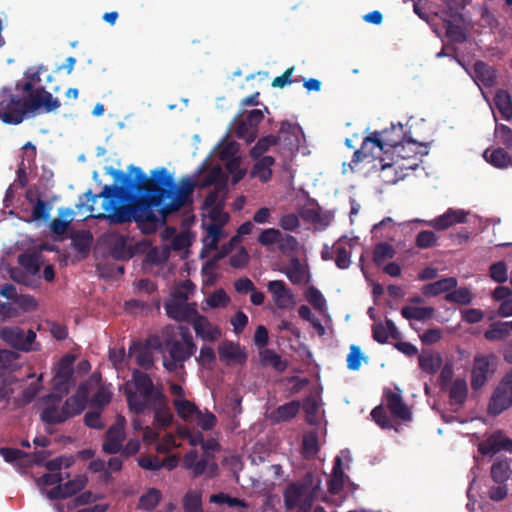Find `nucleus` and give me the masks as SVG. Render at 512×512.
Returning a JSON list of instances; mask_svg holds the SVG:
<instances>
[{
	"label": "nucleus",
	"instance_id": "1",
	"mask_svg": "<svg viewBox=\"0 0 512 512\" xmlns=\"http://www.w3.org/2000/svg\"><path fill=\"white\" fill-rule=\"evenodd\" d=\"M115 183L104 185L102 191L85 193L90 216L110 224L135 221L145 234L153 233L168 215L180 210L195 189V182L183 178L176 187L165 168L155 169L149 178L139 167L130 165L128 174L112 169Z\"/></svg>",
	"mask_w": 512,
	"mask_h": 512
},
{
	"label": "nucleus",
	"instance_id": "2",
	"mask_svg": "<svg viewBox=\"0 0 512 512\" xmlns=\"http://www.w3.org/2000/svg\"><path fill=\"white\" fill-rule=\"evenodd\" d=\"M28 80L18 82L16 90L26 94V98L15 95L10 89L0 90V119L6 124H20L27 116L56 111L61 103L58 98L43 86L36 87L41 81L40 73L25 74Z\"/></svg>",
	"mask_w": 512,
	"mask_h": 512
},
{
	"label": "nucleus",
	"instance_id": "3",
	"mask_svg": "<svg viewBox=\"0 0 512 512\" xmlns=\"http://www.w3.org/2000/svg\"><path fill=\"white\" fill-rule=\"evenodd\" d=\"M124 394L129 410L136 415L145 414L165 396L163 385L155 384L148 373L139 369L132 371L131 379L125 383Z\"/></svg>",
	"mask_w": 512,
	"mask_h": 512
},
{
	"label": "nucleus",
	"instance_id": "4",
	"mask_svg": "<svg viewBox=\"0 0 512 512\" xmlns=\"http://www.w3.org/2000/svg\"><path fill=\"white\" fill-rule=\"evenodd\" d=\"M164 353L163 367L168 372L177 373L184 369V363L189 360L197 350L193 337L187 327L179 326L178 335L173 327L163 329Z\"/></svg>",
	"mask_w": 512,
	"mask_h": 512
},
{
	"label": "nucleus",
	"instance_id": "5",
	"mask_svg": "<svg viewBox=\"0 0 512 512\" xmlns=\"http://www.w3.org/2000/svg\"><path fill=\"white\" fill-rule=\"evenodd\" d=\"M320 489V477L309 471L303 477L289 483L283 492L284 506L287 510L311 512Z\"/></svg>",
	"mask_w": 512,
	"mask_h": 512
},
{
	"label": "nucleus",
	"instance_id": "6",
	"mask_svg": "<svg viewBox=\"0 0 512 512\" xmlns=\"http://www.w3.org/2000/svg\"><path fill=\"white\" fill-rule=\"evenodd\" d=\"M301 129L297 124L284 121L281 123L279 134H270L261 137L250 150V157L258 159L264 155L270 148L275 150L284 143L285 147L292 150L299 145Z\"/></svg>",
	"mask_w": 512,
	"mask_h": 512
},
{
	"label": "nucleus",
	"instance_id": "7",
	"mask_svg": "<svg viewBox=\"0 0 512 512\" xmlns=\"http://www.w3.org/2000/svg\"><path fill=\"white\" fill-rule=\"evenodd\" d=\"M0 338L17 350L29 352L37 349L34 347L36 333L31 329L25 331L20 327H5L0 331Z\"/></svg>",
	"mask_w": 512,
	"mask_h": 512
},
{
	"label": "nucleus",
	"instance_id": "8",
	"mask_svg": "<svg viewBox=\"0 0 512 512\" xmlns=\"http://www.w3.org/2000/svg\"><path fill=\"white\" fill-rule=\"evenodd\" d=\"M262 110L253 109L247 113L245 117L235 120V135L239 139H243L251 143L257 137V127L263 120Z\"/></svg>",
	"mask_w": 512,
	"mask_h": 512
},
{
	"label": "nucleus",
	"instance_id": "9",
	"mask_svg": "<svg viewBox=\"0 0 512 512\" xmlns=\"http://www.w3.org/2000/svg\"><path fill=\"white\" fill-rule=\"evenodd\" d=\"M381 153H384L382 143L377 131H374L363 138L359 149H355L349 166L352 168L353 164H358L367 158L377 159L380 157Z\"/></svg>",
	"mask_w": 512,
	"mask_h": 512
},
{
	"label": "nucleus",
	"instance_id": "10",
	"mask_svg": "<svg viewBox=\"0 0 512 512\" xmlns=\"http://www.w3.org/2000/svg\"><path fill=\"white\" fill-rule=\"evenodd\" d=\"M267 289L278 309L291 310L295 307V296L283 280L269 281Z\"/></svg>",
	"mask_w": 512,
	"mask_h": 512
},
{
	"label": "nucleus",
	"instance_id": "11",
	"mask_svg": "<svg viewBox=\"0 0 512 512\" xmlns=\"http://www.w3.org/2000/svg\"><path fill=\"white\" fill-rule=\"evenodd\" d=\"M478 451L482 455L494 456L501 451L512 453V439L502 430H497L478 444Z\"/></svg>",
	"mask_w": 512,
	"mask_h": 512
},
{
	"label": "nucleus",
	"instance_id": "12",
	"mask_svg": "<svg viewBox=\"0 0 512 512\" xmlns=\"http://www.w3.org/2000/svg\"><path fill=\"white\" fill-rule=\"evenodd\" d=\"M492 355L475 356L471 371V387L473 390L482 388L494 370L491 368Z\"/></svg>",
	"mask_w": 512,
	"mask_h": 512
},
{
	"label": "nucleus",
	"instance_id": "13",
	"mask_svg": "<svg viewBox=\"0 0 512 512\" xmlns=\"http://www.w3.org/2000/svg\"><path fill=\"white\" fill-rule=\"evenodd\" d=\"M62 401V396L51 393L44 399L45 407L43 408L40 418L41 420L50 425L61 424L67 420V415L59 407Z\"/></svg>",
	"mask_w": 512,
	"mask_h": 512
},
{
	"label": "nucleus",
	"instance_id": "14",
	"mask_svg": "<svg viewBox=\"0 0 512 512\" xmlns=\"http://www.w3.org/2000/svg\"><path fill=\"white\" fill-rule=\"evenodd\" d=\"M383 396L385 399L386 407L393 417L403 422H409L412 420V412L404 402L400 390L396 392L390 389H386Z\"/></svg>",
	"mask_w": 512,
	"mask_h": 512
},
{
	"label": "nucleus",
	"instance_id": "15",
	"mask_svg": "<svg viewBox=\"0 0 512 512\" xmlns=\"http://www.w3.org/2000/svg\"><path fill=\"white\" fill-rule=\"evenodd\" d=\"M512 406V391L500 381L492 393L488 404V413L498 416Z\"/></svg>",
	"mask_w": 512,
	"mask_h": 512
},
{
	"label": "nucleus",
	"instance_id": "16",
	"mask_svg": "<svg viewBox=\"0 0 512 512\" xmlns=\"http://www.w3.org/2000/svg\"><path fill=\"white\" fill-rule=\"evenodd\" d=\"M164 309L169 318L178 322L187 321L192 323L194 317L199 315L196 303L169 300L164 304Z\"/></svg>",
	"mask_w": 512,
	"mask_h": 512
},
{
	"label": "nucleus",
	"instance_id": "17",
	"mask_svg": "<svg viewBox=\"0 0 512 512\" xmlns=\"http://www.w3.org/2000/svg\"><path fill=\"white\" fill-rule=\"evenodd\" d=\"M468 214L464 209L449 208L444 214L429 221L428 225L438 231L446 230L455 224L466 223Z\"/></svg>",
	"mask_w": 512,
	"mask_h": 512
},
{
	"label": "nucleus",
	"instance_id": "18",
	"mask_svg": "<svg viewBox=\"0 0 512 512\" xmlns=\"http://www.w3.org/2000/svg\"><path fill=\"white\" fill-rule=\"evenodd\" d=\"M125 439V431L123 423L113 424L107 430L102 449L107 454H116L123 448V441Z\"/></svg>",
	"mask_w": 512,
	"mask_h": 512
},
{
	"label": "nucleus",
	"instance_id": "19",
	"mask_svg": "<svg viewBox=\"0 0 512 512\" xmlns=\"http://www.w3.org/2000/svg\"><path fill=\"white\" fill-rule=\"evenodd\" d=\"M192 327L196 335L204 341L214 342L221 337L220 328L212 324L206 316L201 314L194 317Z\"/></svg>",
	"mask_w": 512,
	"mask_h": 512
},
{
	"label": "nucleus",
	"instance_id": "20",
	"mask_svg": "<svg viewBox=\"0 0 512 512\" xmlns=\"http://www.w3.org/2000/svg\"><path fill=\"white\" fill-rule=\"evenodd\" d=\"M377 134L379 135L382 143V150L384 153H388L392 149L401 145L405 138L403 126L401 124H392L390 128L377 131Z\"/></svg>",
	"mask_w": 512,
	"mask_h": 512
},
{
	"label": "nucleus",
	"instance_id": "21",
	"mask_svg": "<svg viewBox=\"0 0 512 512\" xmlns=\"http://www.w3.org/2000/svg\"><path fill=\"white\" fill-rule=\"evenodd\" d=\"M147 412L153 413V424L159 428H167L172 424L173 414L169 407V400L166 395L152 405Z\"/></svg>",
	"mask_w": 512,
	"mask_h": 512
},
{
	"label": "nucleus",
	"instance_id": "22",
	"mask_svg": "<svg viewBox=\"0 0 512 512\" xmlns=\"http://www.w3.org/2000/svg\"><path fill=\"white\" fill-rule=\"evenodd\" d=\"M86 481L82 478L67 481L64 484H58L47 492V497L51 500L65 499L77 494L85 487Z\"/></svg>",
	"mask_w": 512,
	"mask_h": 512
},
{
	"label": "nucleus",
	"instance_id": "23",
	"mask_svg": "<svg viewBox=\"0 0 512 512\" xmlns=\"http://www.w3.org/2000/svg\"><path fill=\"white\" fill-rule=\"evenodd\" d=\"M73 376V359L65 356L59 362L54 376V389L67 392L68 384Z\"/></svg>",
	"mask_w": 512,
	"mask_h": 512
},
{
	"label": "nucleus",
	"instance_id": "24",
	"mask_svg": "<svg viewBox=\"0 0 512 512\" xmlns=\"http://www.w3.org/2000/svg\"><path fill=\"white\" fill-rule=\"evenodd\" d=\"M129 354L133 356L136 363L145 370H150L154 366L153 351L140 340L131 343Z\"/></svg>",
	"mask_w": 512,
	"mask_h": 512
},
{
	"label": "nucleus",
	"instance_id": "25",
	"mask_svg": "<svg viewBox=\"0 0 512 512\" xmlns=\"http://www.w3.org/2000/svg\"><path fill=\"white\" fill-rule=\"evenodd\" d=\"M183 466L194 478L204 473L210 476V465L207 463V460L199 458L196 450H190L184 455Z\"/></svg>",
	"mask_w": 512,
	"mask_h": 512
},
{
	"label": "nucleus",
	"instance_id": "26",
	"mask_svg": "<svg viewBox=\"0 0 512 512\" xmlns=\"http://www.w3.org/2000/svg\"><path fill=\"white\" fill-rule=\"evenodd\" d=\"M19 265L30 275L35 276L40 272L43 256L40 251H28L18 256Z\"/></svg>",
	"mask_w": 512,
	"mask_h": 512
},
{
	"label": "nucleus",
	"instance_id": "27",
	"mask_svg": "<svg viewBox=\"0 0 512 512\" xmlns=\"http://www.w3.org/2000/svg\"><path fill=\"white\" fill-rule=\"evenodd\" d=\"M457 287V279L454 277H446L433 283L426 284L422 287V293L427 297H435L442 293H449Z\"/></svg>",
	"mask_w": 512,
	"mask_h": 512
},
{
	"label": "nucleus",
	"instance_id": "28",
	"mask_svg": "<svg viewBox=\"0 0 512 512\" xmlns=\"http://www.w3.org/2000/svg\"><path fill=\"white\" fill-rule=\"evenodd\" d=\"M219 358L222 361H233L242 364L246 360V354L240 349L238 344L230 341H224L218 346Z\"/></svg>",
	"mask_w": 512,
	"mask_h": 512
},
{
	"label": "nucleus",
	"instance_id": "29",
	"mask_svg": "<svg viewBox=\"0 0 512 512\" xmlns=\"http://www.w3.org/2000/svg\"><path fill=\"white\" fill-rule=\"evenodd\" d=\"M511 475L512 468L510 459L498 458L494 461L490 469V476L496 484L506 483Z\"/></svg>",
	"mask_w": 512,
	"mask_h": 512
},
{
	"label": "nucleus",
	"instance_id": "30",
	"mask_svg": "<svg viewBox=\"0 0 512 512\" xmlns=\"http://www.w3.org/2000/svg\"><path fill=\"white\" fill-rule=\"evenodd\" d=\"M473 72L475 81L485 87H492L496 83L495 71L485 62L478 60L474 63Z\"/></svg>",
	"mask_w": 512,
	"mask_h": 512
},
{
	"label": "nucleus",
	"instance_id": "31",
	"mask_svg": "<svg viewBox=\"0 0 512 512\" xmlns=\"http://www.w3.org/2000/svg\"><path fill=\"white\" fill-rule=\"evenodd\" d=\"M418 362L420 369L424 373L428 375H434L440 369L443 361L439 353L423 350L422 353L418 356Z\"/></svg>",
	"mask_w": 512,
	"mask_h": 512
},
{
	"label": "nucleus",
	"instance_id": "32",
	"mask_svg": "<svg viewBox=\"0 0 512 512\" xmlns=\"http://www.w3.org/2000/svg\"><path fill=\"white\" fill-rule=\"evenodd\" d=\"M468 386L465 379H455L449 388V403L452 406L462 407L467 399Z\"/></svg>",
	"mask_w": 512,
	"mask_h": 512
},
{
	"label": "nucleus",
	"instance_id": "33",
	"mask_svg": "<svg viewBox=\"0 0 512 512\" xmlns=\"http://www.w3.org/2000/svg\"><path fill=\"white\" fill-rule=\"evenodd\" d=\"M300 410V402L293 400L278 406L272 413L271 419L276 423L286 422L293 419Z\"/></svg>",
	"mask_w": 512,
	"mask_h": 512
},
{
	"label": "nucleus",
	"instance_id": "34",
	"mask_svg": "<svg viewBox=\"0 0 512 512\" xmlns=\"http://www.w3.org/2000/svg\"><path fill=\"white\" fill-rule=\"evenodd\" d=\"M283 272L293 284L299 285L307 281V272L296 257L290 260Z\"/></svg>",
	"mask_w": 512,
	"mask_h": 512
},
{
	"label": "nucleus",
	"instance_id": "35",
	"mask_svg": "<svg viewBox=\"0 0 512 512\" xmlns=\"http://www.w3.org/2000/svg\"><path fill=\"white\" fill-rule=\"evenodd\" d=\"M275 159L272 156H261L253 165L252 174L257 176L262 182H268L272 177L271 167Z\"/></svg>",
	"mask_w": 512,
	"mask_h": 512
},
{
	"label": "nucleus",
	"instance_id": "36",
	"mask_svg": "<svg viewBox=\"0 0 512 512\" xmlns=\"http://www.w3.org/2000/svg\"><path fill=\"white\" fill-rule=\"evenodd\" d=\"M483 157L488 163L501 169L511 165L512 161V157L503 148L486 149Z\"/></svg>",
	"mask_w": 512,
	"mask_h": 512
},
{
	"label": "nucleus",
	"instance_id": "37",
	"mask_svg": "<svg viewBox=\"0 0 512 512\" xmlns=\"http://www.w3.org/2000/svg\"><path fill=\"white\" fill-rule=\"evenodd\" d=\"M227 193L226 183L218 184L211 190L204 199L205 208H211L213 211L221 210L224 202L221 199Z\"/></svg>",
	"mask_w": 512,
	"mask_h": 512
},
{
	"label": "nucleus",
	"instance_id": "38",
	"mask_svg": "<svg viewBox=\"0 0 512 512\" xmlns=\"http://www.w3.org/2000/svg\"><path fill=\"white\" fill-rule=\"evenodd\" d=\"M86 396L81 395H73L66 399L64 404L62 405V410L67 415V420L76 415H79L86 407Z\"/></svg>",
	"mask_w": 512,
	"mask_h": 512
},
{
	"label": "nucleus",
	"instance_id": "39",
	"mask_svg": "<svg viewBox=\"0 0 512 512\" xmlns=\"http://www.w3.org/2000/svg\"><path fill=\"white\" fill-rule=\"evenodd\" d=\"M494 105L504 119H512V100L508 91L498 90L494 96Z\"/></svg>",
	"mask_w": 512,
	"mask_h": 512
},
{
	"label": "nucleus",
	"instance_id": "40",
	"mask_svg": "<svg viewBox=\"0 0 512 512\" xmlns=\"http://www.w3.org/2000/svg\"><path fill=\"white\" fill-rule=\"evenodd\" d=\"M435 310L433 307L404 306L401 309V315L407 320L425 321L430 319Z\"/></svg>",
	"mask_w": 512,
	"mask_h": 512
},
{
	"label": "nucleus",
	"instance_id": "41",
	"mask_svg": "<svg viewBox=\"0 0 512 512\" xmlns=\"http://www.w3.org/2000/svg\"><path fill=\"white\" fill-rule=\"evenodd\" d=\"M173 405L178 416L185 421H191L196 418L197 413H199L198 407L187 399L175 398L173 400Z\"/></svg>",
	"mask_w": 512,
	"mask_h": 512
},
{
	"label": "nucleus",
	"instance_id": "42",
	"mask_svg": "<svg viewBox=\"0 0 512 512\" xmlns=\"http://www.w3.org/2000/svg\"><path fill=\"white\" fill-rule=\"evenodd\" d=\"M209 502L218 505H227L228 507H248V504L245 500L232 497L229 494L223 492L210 495Z\"/></svg>",
	"mask_w": 512,
	"mask_h": 512
},
{
	"label": "nucleus",
	"instance_id": "43",
	"mask_svg": "<svg viewBox=\"0 0 512 512\" xmlns=\"http://www.w3.org/2000/svg\"><path fill=\"white\" fill-rule=\"evenodd\" d=\"M395 254L396 252L390 244L381 242L373 250V261L377 266H380L385 260L392 259Z\"/></svg>",
	"mask_w": 512,
	"mask_h": 512
},
{
	"label": "nucleus",
	"instance_id": "44",
	"mask_svg": "<svg viewBox=\"0 0 512 512\" xmlns=\"http://www.w3.org/2000/svg\"><path fill=\"white\" fill-rule=\"evenodd\" d=\"M93 236L90 231H79L72 237V245L75 250L81 253H87L90 250Z\"/></svg>",
	"mask_w": 512,
	"mask_h": 512
},
{
	"label": "nucleus",
	"instance_id": "45",
	"mask_svg": "<svg viewBox=\"0 0 512 512\" xmlns=\"http://www.w3.org/2000/svg\"><path fill=\"white\" fill-rule=\"evenodd\" d=\"M160 499V491L156 488H151L140 497L138 507L148 511L153 510L159 504Z\"/></svg>",
	"mask_w": 512,
	"mask_h": 512
},
{
	"label": "nucleus",
	"instance_id": "46",
	"mask_svg": "<svg viewBox=\"0 0 512 512\" xmlns=\"http://www.w3.org/2000/svg\"><path fill=\"white\" fill-rule=\"evenodd\" d=\"M111 255L116 260H128L132 258L133 251L127 245L125 238L120 237L114 242L111 248Z\"/></svg>",
	"mask_w": 512,
	"mask_h": 512
},
{
	"label": "nucleus",
	"instance_id": "47",
	"mask_svg": "<svg viewBox=\"0 0 512 512\" xmlns=\"http://www.w3.org/2000/svg\"><path fill=\"white\" fill-rule=\"evenodd\" d=\"M195 285L190 280L183 281L180 285L176 286L172 293L173 301L187 302L190 295L194 293Z\"/></svg>",
	"mask_w": 512,
	"mask_h": 512
},
{
	"label": "nucleus",
	"instance_id": "48",
	"mask_svg": "<svg viewBox=\"0 0 512 512\" xmlns=\"http://www.w3.org/2000/svg\"><path fill=\"white\" fill-rule=\"evenodd\" d=\"M444 28L446 36L451 42L461 44L466 41V33L460 25L453 24L450 20H444Z\"/></svg>",
	"mask_w": 512,
	"mask_h": 512
},
{
	"label": "nucleus",
	"instance_id": "49",
	"mask_svg": "<svg viewBox=\"0 0 512 512\" xmlns=\"http://www.w3.org/2000/svg\"><path fill=\"white\" fill-rule=\"evenodd\" d=\"M445 300L451 303L468 305L472 301V295L466 287L454 288L445 295Z\"/></svg>",
	"mask_w": 512,
	"mask_h": 512
},
{
	"label": "nucleus",
	"instance_id": "50",
	"mask_svg": "<svg viewBox=\"0 0 512 512\" xmlns=\"http://www.w3.org/2000/svg\"><path fill=\"white\" fill-rule=\"evenodd\" d=\"M347 368L352 371H357L361 367V362L368 361V358L364 356L361 351V348L357 345H351L350 351L347 355Z\"/></svg>",
	"mask_w": 512,
	"mask_h": 512
},
{
	"label": "nucleus",
	"instance_id": "51",
	"mask_svg": "<svg viewBox=\"0 0 512 512\" xmlns=\"http://www.w3.org/2000/svg\"><path fill=\"white\" fill-rule=\"evenodd\" d=\"M370 415L373 421L382 429L394 428L393 422L388 416L383 405H378L375 408H373Z\"/></svg>",
	"mask_w": 512,
	"mask_h": 512
},
{
	"label": "nucleus",
	"instance_id": "52",
	"mask_svg": "<svg viewBox=\"0 0 512 512\" xmlns=\"http://www.w3.org/2000/svg\"><path fill=\"white\" fill-rule=\"evenodd\" d=\"M507 336L508 331L504 322L492 323L484 333V337L488 341L502 340Z\"/></svg>",
	"mask_w": 512,
	"mask_h": 512
},
{
	"label": "nucleus",
	"instance_id": "53",
	"mask_svg": "<svg viewBox=\"0 0 512 512\" xmlns=\"http://www.w3.org/2000/svg\"><path fill=\"white\" fill-rule=\"evenodd\" d=\"M302 452L305 458H310L318 452V436L316 432H310L304 435Z\"/></svg>",
	"mask_w": 512,
	"mask_h": 512
},
{
	"label": "nucleus",
	"instance_id": "54",
	"mask_svg": "<svg viewBox=\"0 0 512 512\" xmlns=\"http://www.w3.org/2000/svg\"><path fill=\"white\" fill-rule=\"evenodd\" d=\"M51 209H52V206L48 202H46L42 199H38L32 209V213H31L32 219L34 221H39V220L47 221L50 217Z\"/></svg>",
	"mask_w": 512,
	"mask_h": 512
},
{
	"label": "nucleus",
	"instance_id": "55",
	"mask_svg": "<svg viewBox=\"0 0 512 512\" xmlns=\"http://www.w3.org/2000/svg\"><path fill=\"white\" fill-rule=\"evenodd\" d=\"M437 239L433 231L423 230L417 234L415 244L420 249H427L436 246Z\"/></svg>",
	"mask_w": 512,
	"mask_h": 512
},
{
	"label": "nucleus",
	"instance_id": "56",
	"mask_svg": "<svg viewBox=\"0 0 512 512\" xmlns=\"http://www.w3.org/2000/svg\"><path fill=\"white\" fill-rule=\"evenodd\" d=\"M42 375H40L36 381L29 384L28 387H26L22 391L21 395V401L23 404H29L31 403L36 396L39 394L40 390L42 389Z\"/></svg>",
	"mask_w": 512,
	"mask_h": 512
},
{
	"label": "nucleus",
	"instance_id": "57",
	"mask_svg": "<svg viewBox=\"0 0 512 512\" xmlns=\"http://www.w3.org/2000/svg\"><path fill=\"white\" fill-rule=\"evenodd\" d=\"M185 512H202L201 495L197 492H188L183 501Z\"/></svg>",
	"mask_w": 512,
	"mask_h": 512
},
{
	"label": "nucleus",
	"instance_id": "58",
	"mask_svg": "<svg viewBox=\"0 0 512 512\" xmlns=\"http://www.w3.org/2000/svg\"><path fill=\"white\" fill-rule=\"evenodd\" d=\"M278 249L283 254H291L297 251L298 249V241L297 239L289 234L281 233V236L278 240Z\"/></svg>",
	"mask_w": 512,
	"mask_h": 512
},
{
	"label": "nucleus",
	"instance_id": "59",
	"mask_svg": "<svg viewBox=\"0 0 512 512\" xmlns=\"http://www.w3.org/2000/svg\"><path fill=\"white\" fill-rule=\"evenodd\" d=\"M206 302L211 308L225 307L230 302V298L223 289H220L213 292Z\"/></svg>",
	"mask_w": 512,
	"mask_h": 512
},
{
	"label": "nucleus",
	"instance_id": "60",
	"mask_svg": "<svg viewBox=\"0 0 512 512\" xmlns=\"http://www.w3.org/2000/svg\"><path fill=\"white\" fill-rule=\"evenodd\" d=\"M490 277L497 283L507 280V267L503 261L493 263L489 269Z\"/></svg>",
	"mask_w": 512,
	"mask_h": 512
},
{
	"label": "nucleus",
	"instance_id": "61",
	"mask_svg": "<svg viewBox=\"0 0 512 512\" xmlns=\"http://www.w3.org/2000/svg\"><path fill=\"white\" fill-rule=\"evenodd\" d=\"M280 236L281 232L278 229L268 228L263 230L258 236V242L263 246L278 244Z\"/></svg>",
	"mask_w": 512,
	"mask_h": 512
},
{
	"label": "nucleus",
	"instance_id": "62",
	"mask_svg": "<svg viewBox=\"0 0 512 512\" xmlns=\"http://www.w3.org/2000/svg\"><path fill=\"white\" fill-rule=\"evenodd\" d=\"M224 182V174L220 167L213 168L204 178L201 187H208L211 185H218Z\"/></svg>",
	"mask_w": 512,
	"mask_h": 512
},
{
	"label": "nucleus",
	"instance_id": "63",
	"mask_svg": "<svg viewBox=\"0 0 512 512\" xmlns=\"http://www.w3.org/2000/svg\"><path fill=\"white\" fill-rule=\"evenodd\" d=\"M138 465L145 470L157 471L160 469V459L155 455H144L137 459Z\"/></svg>",
	"mask_w": 512,
	"mask_h": 512
},
{
	"label": "nucleus",
	"instance_id": "64",
	"mask_svg": "<svg viewBox=\"0 0 512 512\" xmlns=\"http://www.w3.org/2000/svg\"><path fill=\"white\" fill-rule=\"evenodd\" d=\"M112 394L104 387H100L97 392L92 396V405L98 408H103L111 401Z\"/></svg>",
	"mask_w": 512,
	"mask_h": 512
}]
</instances>
